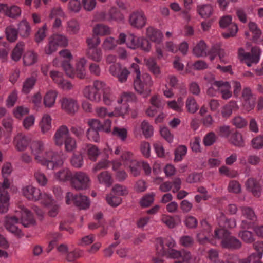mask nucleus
<instances>
[{"label":"nucleus","instance_id":"obj_50","mask_svg":"<svg viewBox=\"0 0 263 263\" xmlns=\"http://www.w3.org/2000/svg\"><path fill=\"white\" fill-rule=\"evenodd\" d=\"M240 210L242 215L245 216L248 219L251 221H255L256 219V216L252 208L242 206L240 208Z\"/></svg>","mask_w":263,"mask_h":263},{"label":"nucleus","instance_id":"obj_24","mask_svg":"<svg viewBox=\"0 0 263 263\" xmlns=\"http://www.w3.org/2000/svg\"><path fill=\"white\" fill-rule=\"evenodd\" d=\"M83 93L84 96L91 101L99 102L101 100V92H96L91 86H86Z\"/></svg>","mask_w":263,"mask_h":263},{"label":"nucleus","instance_id":"obj_32","mask_svg":"<svg viewBox=\"0 0 263 263\" xmlns=\"http://www.w3.org/2000/svg\"><path fill=\"white\" fill-rule=\"evenodd\" d=\"M37 59V54L33 51L27 52L23 56V62L25 65L30 66L34 64Z\"/></svg>","mask_w":263,"mask_h":263},{"label":"nucleus","instance_id":"obj_59","mask_svg":"<svg viewBox=\"0 0 263 263\" xmlns=\"http://www.w3.org/2000/svg\"><path fill=\"white\" fill-rule=\"evenodd\" d=\"M58 46L49 37L48 38V43L44 48V52L46 54L51 55L57 50Z\"/></svg>","mask_w":263,"mask_h":263},{"label":"nucleus","instance_id":"obj_57","mask_svg":"<svg viewBox=\"0 0 263 263\" xmlns=\"http://www.w3.org/2000/svg\"><path fill=\"white\" fill-rule=\"evenodd\" d=\"M121 159L125 166L129 165L133 162L136 161L134 159L133 153L128 151H126L123 153L121 156Z\"/></svg>","mask_w":263,"mask_h":263},{"label":"nucleus","instance_id":"obj_47","mask_svg":"<svg viewBox=\"0 0 263 263\" xmlns=\"http://www.w3.org/2000/svg\"><path fill=\"white\" fill-rule=\"evenodd\" d=\"M140 37H137L133 34H130L127 36V45L131 49H136L140 46L139 40Z\"/></svg>","mask_w":263,"mask_h":263},{"label":"nucleus","instance_id":"obj_2","mask_svg":"<svg viewBox=\"0 0 263 263\" xmlns=\"http://www.w3.org/2000/svg\"><path fill=\"white\" fill-rule=\"evenodd\" d=\"M153 84L151 76L147 73H143L140 77L135 78L134 81L135 90L143 98H147L150 95L151 87Z\"/></svg>","mask_w":263,"mask_h":263},{"label":"nucleus","instance_id":"obj_25","mask_svg":"<svg viewBox=\"0 0 263 263\" xmlns=\"http://www.w3.org/2000/svg\"><path fill=\"white\" fill-rule=\"evenodd\" d=\"M18 33L23 37H27L31 31L30 25L26 20H22L18 24Z\"/></svg>","mask_w":263,"mask_h":263},{"label":"nucleus","instance_id":"obj_15","mask_svg":"<svg viewBox=\"0 0 263 263\" xmlns=\"http://www.w3.org/2000/svg\"><path fill=\"white\" fill-rule=\"evenodd\" d=\"M20 212V220L24 227H28L35 224V220L33 217L32 214L29 210L27 209H23Z\"/></svg>","mask_w":263,"mask_h":263},{"label":"nucleus","instance_id":"obj_60","mask_svg":"<svg viewBox=\"0 0 263 263\" xmlns=\"http://www.w3.org/2000/svg\"><path fill=\"white\" fill-rule=\"evenodd\" d=\"M87 139L90 141L98 142L100 140L99 131L91 129H88L86 132Z\"/></svg>","mask_w":263,"mask_h":263},{"label":"nucleus","instance_id":"obj_28","mask_svg":"<svg viewBox=\"0 0 263 263\" xmlns=\"http://www.w3.org/2000/svg\"><path fill=\"white\" fill-rule=\"evenodd\" d=\"M99 182L104 184L109 187L112 183V179L110 173L108 171H103L97 176Z\"/></svg>","mask_w":263,"mask_h":263},{"label":"nucleus","instance_id":"obj_46","mask_svg":"<svg viewBox=\"0 0 263 263\" xmlns=\"http://www.w3.org/2000/svg\"><path fill=\"white\" fill-rule=\"evenodd\" d=\"M5 33L7 39L9 42H14L17 40L18 33L16 29L12 26H9L6 28Z\"/></svg>","mask_w":263,"mask_h":263},{"label":"nucleus","instance_id":"obj_49","mask_svg":"<svg viewBox=\"0 0 263 263\" xmlns=\"http://www.w3.org/2000/svg\"><path fill=\"white\" fill-rule=\"evenodd\" d=\"M118 44V41L112 37H107L102 44L104 50H110L114 49Z\"/></svg>","mask_w":263,"mask_h":263},{"label":"nucleus","instance_id":"obj_18","mask_svg":"<svg viewBox=\"0 0 263 263\" xmlns=\"http://www.w3.org/2000/svg\"><path fill=\"white\" fill-rule=\"evenodd\" d=\"M84 155L81 152L73 153L70 159L71 165L76 168H81L84 164Z\"/></svg>","mask_w":263,"mask_h":263},{"label":"nucleus","instance_id":"obj_20","mask_svg":"<svg viewBox=\"0 0 263 263\" xmlns=\"http://www.w3.org/2000/svg\"><path fill=\"white\" fill-rule=\"evenodd\" d=\"M73 173L67 168L60 170L54 174L55 178L61 182H71Z\"/></svg>","mask_w":263,"mask_h":263},{"label":"nucleus","instance_id":"obj_1","mask_svg":"<svg viewBox=\"0 0 263 263\" xmlns=\"http://www.w3.org/2000/svg\"><path fill=\"white\" fill-rule=\"evenodd\" d=\"M215 237L221 239L222 248L229 250H237L241 248V242L236 237L231 235V233L225 229L215 231Z\"/></svg>","mask_w":263,"mask_h":263},{"label":"nucleus","instance_id":"obj_29","mask_svg":"<svg viewBox=\"0 0 263 263\" xmlns=\"http://www.w3.org/2000/svg\"><path fill=\"white\" fill-rule=\"evenodd\" d=\"M194 54L197 57H206V45L203 41H200L193 48V50Z\"/></svg>","mask_w":263,"mask_h":263},{"label":"nucleus","instance_id":"obj_13","mask_svg":"<svg viewBox=\"0 0 263 263\" xmlns=\"http://www.w3.org/2000/svg\"><path fill=\"white\" fill-rule=\"evenodd\" d=\"M69 136L70 134L68 127L64 125H61L57 129L54 136L55 144L58 146H62Z\"/></svg>","mask_w":263,"mask_h":263},{"label":"nucleus","instance_id":"obj_5","mask_svg":"<svg viewBox=\"0 0 263 263\" xmlns=\"http://www.w3.org/2000/svg\"><path fill=\"white\" fill-rule=\"evenodd\" d=\"M37 162L43 165H46L49 170H54L62 164L59 156L56 153L52 151L46 152L44 154H41L40 158L36 160Z\"/></svg>","mask_w":263,"mask_h":263},{"label":"nucleus","instance_id":"obj_44","mask_svg":"<svg viewBox=\"0 0 263 263\" xmlns=\"http://www.w3.org/2000/svg\"><path fill=\"white\" fill-rule=\"evenodd\" d=\"M47 25L44 24L42 27L39 28L34 35V41L39 44L41 43L46 36Z\"/></svg>","mask_w":263,"mask_h":263},{"label":"nucleus","instance_id":"obj_23","mask_svg":"<svg viewBox=\"0 0 263 263\" xmlns=\"http://www.w3.org/2000/svg\"><path fill=\"white\" fill-rule=\"evenodd\" d=\"M86 54L89 59L97 62L101 61L102 58V51L97 48H87Z\"/></svg>","mask_w":263,"mask_h":263},{"label":"nucleus","instance_id":"obj_53","mask_svg":"<svg viewBox=\"0 0 263 263\" xmlns=\"http://www.w3.org/2000/svg\"><path fill=\"white\" fill-rule=\"evenodd\" d=\"M110 21L112 20L122 21L124 20V15L116 8H111L109 12Z\"/></svg>","mask_w":263,"mask_h":263},{"label":"nucleus","instance_id":"obj_51","mask_svg":"<svg viewBox=\"0 0 263 263\" xmlns=\"http://www.w3.org/2000/svg\"><path fill=\"white\" fill-rule=\"evenodd\" d=\"M21 14V10L19 7L15 5L9 6L8 13H7V16L15 19L18 17Z\"/></svg>","mask_w":263,"mask_h":263},{"label":"nucleus","instance_id":"obj_45","mask_svg":"<svg viewBox=\"0 0 263 263\" xmlns=\"http://www.w3.org/2000/svg\"><path fill=\"white\" fill-rule=\"evenodd\" d=\"M80 30V25L77 21L71 20L68 22L67 31L71 34H77Z\"/></svg>","mask_w":263,"mask_h":263},{"label":"nucleus","instance_id":"obj_55","mask_svg":"<svg viewBox=\"0 0 263 263\" xmlns=\"http://www.w3.org/2000/svg\"><path fill=\"white\" fill-rule=\"evenodd\" d=\"M186 106L189 112L194 114L198 109V106L195 100L192 97L189 98L186 102Z\"/></svg>","mask_w":263,"mask_h":263},{"label":"nucleus","instance_id":"obj_22","mask_svg":"<svg viewBox=\"0 0 263 263\" xmlns=\"http://www.w3.org/2000/svg\"><path fill=\"white\" fill-rule=\"evenodd\" d=\"M218 223L221 229H225L227 228H232L235 227L236 226L235 219H231L227 218L223 213H220V216L218 218Z\"/></svg>","mask_w":263,"mask_h":263},{"label":"nucleus","instance_id":"obj_6","mask_svg":"<svg viewBox=\"0 0 263 263\" xmlns=\"http://www.w3.org/2000/svg\"><path fill=\"white\" fill-rule=\"evenodd\" d=\"M65 198L67 204H70L72 202L80 210H87L90 206V201L88 197L81 194L73 195L71 192H67Z\"/></svg>","mask_w":263,"mask_h":263},{"label":"nucleus","instance_id":"obj_11","mask_svg":"<svg viewBox=\"0 0 263 263\" xmlns=\"http://www.w3.org/2000/svg\"><path fill=\"white\" fill-rule=\"evenodd\" d=\"M238 54L243 59L257 63L259 60L260 49L258 47H254L252 48L251 52H246L242 48H240L238 50Z\"/></svg>","mask_w":263,"mask_h":263},{"label":"nucleus","instance_id":"obj_3","mask_svg":"<svg viewBox=\"0 0 263 263\" xmlns=\"http://www.w3.org/2000/svg\"><path fill=\"white\" fill-rule=\"evenodd\" d=\"M90 179L88 174L78 171L73 173L70 182L71 187L76 191L86 190L89 187Z\"/></svg>","mask_w":263,"mask_h":263},{"label":"nucleus","instance_id":"obj_52","mask_svg":"<svg viewBox=\"0 0 263 263\" xmlns=\"http://www.w3.org/2000/svg\"><path fill=\"white\" fill-rule=\"evenodd\" d=\"M187 147L184 145L179 146L175 151V161H180L186 154Z\"/></svg>","mask_w":263,"mask_h":263},{"label":"nucleus","instance_id":"obj_38","mask_svg":"<svg viewBox=\"0 0 263 263\" xmlns=\"http://www.w3.org/2000/svg\"><path fill=\"white\" fill-rule=\"evenodd\" d=\"M213 9L210 5H203L198 6V11L203 18H208L212 14Z\"/></svg>","mask_w":263,"mask_h":263},{"label":"nucleus","instance_id":"obj_31","mask_svg":"<svg viewBox=\"0 0 263 263\" xmlns=\"http://www.w3.org/2000/svg\"><path fill=\"white\" fill-rule=\"evenodd\" d=\"M41 131L43 134L48 132L51 128V118L48 115H45L40 123Z\"/></svg>","mask_w":263,"mask_h":263},{"label":"nucleus","instance_id":"obj_40","mask_svg":"<svg viewBox=\"0 0 263 263\" xmlns=\"http://www.w3.org/2000/svg\"><path fill=\"white\" fill-rule=\"evenodd\" d=\"M57 93L54 91L47 92L44 97V104L46 107H51L55 102Z\"/></svg>","mask_w":263,"mask_h":263},{"label":"nucleus","instance_id":"obj_12","mask_svg":"<svg viewBox=\"0 0 263 263\" xmlns=\"http://www.w3.org/2000/svg\"><path fill=\"white\" fill-rule=\"evenodd\" d=\"M62 108L66 112L73 115L78 110L77 100L71 98H64L61 100Z\"/></svg>","mask_w":263,"mask_h":263},{"label":"nucleus","instance_id":"obj_16","mask_svg":"<svg viewBox=\"0 0 263 263\" xmlns=\"http://www.w3.org/2000/svg\"><path fill=\"white\" fill-rule=\"evenodd\" d=\"M146 34L147 38L154 42L159 43L161 41L163 34L158 29L152 26L146 28Z\"/></svg>","mask_w":263,"mask_h":263},{"label":"nucleus","instance_id":"obj_43","mask_svg":"<svg viewBox=\"0 0 263 263\" xmlns=\"http://www.w3.org/2000/svg\"><path fill=\"white\" fill-rule=\"evenodd\" d=\"M112 135L124 141L127 137V130L124 128L115 127L112 131Z\"/></svg>","mask_w":263,"mask_h":263},{"label":"nucleus","instance_id":"obj_41","mask_svg":"<svg viewBox=\"0 0 263 263\" xmlns=\"http://www.w3.org/2000/svg\"><path fill=\"white\" fill-rule=\"evenodd\" d=\"M141 128L143 135L146 138L151 137L153 134V127L149 123L144 120L141 125Z\"/></svg>","mask_w":263,"mask_h":263},{"label":"nucleus","instance_id":"obj_30","mask_svg":"<svg viewBox=\"0 0 263 263\" xmlns=\"http://www.w3.org/2000/svg\"><path fill=\"white\" fill-rule=\"evenodd\" d=\"M146 65L148 70L156 77H158L161 73L160 68L153 58H149L146 61Z\"/></svg>","mask_w":263,"mask_h":263},{"label":"nucleus","instance_id":"obj_36","mask_svg":"<svg viewBox=\"0 0 263 263\" xmlns=\"http://www.w3.org/2000/svg\"><path fill=\"white\" fill-rule=\"evenodd\" d=\"M36 79L34 77L27 78L24 81L22 88V92L25 94L29 93L36 83Z\"/></svg>","mask_w":263,"mask_h":263},{"label":"nucleus","instance_id":"obj_62","mask_svg":"<svg viewBox=\"0 0 263 263\" xmlns=\"http://www.w3.org/2000/svg\"><path fill=\"white\" fill-rule=\"evenodd\" d=\"M217 138L215 134L213 132H211L204 137L203 143L206 146H211L216 142Z\"/></svg>","mask_w":263,"mask_h":263},{"label":"nucleus","instance_id":"obj_10","mask_svg":"<svg viewBox=\"0 0 263 263\" xmlns=\"http://www.w3.org/2000/svg\"><path fill=\"white\" fill-rule=\"evenodd\" d=\"M242 98L243 99V107L245 110L248 112L253 109L256 98L252 93L251 89L249 87H245L242 91Z\"/></svg>","mask_w":263,"mask_h":263},{"label":"nucleus","instance_id":"obj_42","mask_svg":"<svg viewBox=\"0 0 263 263\" xmlns=\"http://www.w3.org/2000/svg\"><path fill=\"white\" fill-rule=\"evenodd\" d=\"M129 105L127 103L125 102L122 105L116 106L114 110L115 116H121L123 117L128 112Z\"/></svg>","mask_w":263,"mask_h":263},{"label":"nucleus","instance_id":"obj_9","mask_svg":"<svg viewBox=\"0 0 263 263\" xmlns=\"http://www.w3.org/2000/svg\"><path fill=\"white\" fill-rule=\"evenodd\" d=\"M128 21L129 24L133 27L137 29H141L145 26L147 18L142 10H137L130 14Z\"/></svg>","mask_w":263,"mask_h":263},{"label":"nucleus","instance_id":"obj_21","mask_svg":"<svg viewBox=\"0 0 263 263\" xmlns=\"http://www.w3.org/2000/svg\"><path fill=\"white\" fill-rule=\"evenodd\" d=\"M14 141L15 142L16 147L19 151L25 150L29 143V139L26 136L22 134L17 135L15 137Z\"/></svg>","mask_w":263,"mask_h":263},{"label":"nucleus","instance_id":"obj_54","mask_svg":"<svg viewBox=\"0 0 263 263\" xmlns=\"http://www.w3.org/2000/svg\"><path fill=\"white\" fill-rule=\"evenodd\" d=\"M252 147L256 150L263 148V136L258 135L253 138L251 141Z\"/></svg>","mask_w":263,"mask_h":263},{"label":"nucleus","instance_id":"obj_17","mask_svg":"<svg viewBox=\"0 0 263 263\" xmlns=\"http://www.w3.org/2000/svg\"><path fill=\"white\" fill-rule=\"evenodd\" d=\"M212 85L216 86L218 89L222 87L226 88L225 90H221L222 98L223 99H228L232 96V92L230 90L231 86L228 82H224L223 81H214L213 83H212Z\"/></svg>","mask_w":263,"mask_h":263},{"label":"nucleus","instance_id":"obj_19","mask_svg":"<svg viewBox=\"0 0 263 263\" xmlns=\"http://www.w3.org/2000/svg\"><path fill=\"white\" fill-rule=\"evenodd\" d=\"M86 152L88 158L92 162L96 161L98 156L101 154L99 148L96 145L92 144H87Z\"/></svg>","mask_w":263,"mask_h":263},{"label":"nucleus","instance_id":"obj_7","mask_svg":"<svg viewBox=\"0 0 263 263\" xmlns=\"http://www.w3.org/2000/svg\"><path fill=\"white\" fill-rule=\"evenodd\" d=\"M219 25L223 28L228 27V31L222 33L226 39L235 36L238 30L237 25L232 23V17L230 15L222 17L219 21Z\"/></svg>","mask_w":263,"mask_h":263},{"label":"nucleus","instance_id":"obj_48","mask_svg":"<svg viewBox=\"0 0 263 263\" xmlns=\"http://www.w3.org/2000/svg\"><path fill=\"white\" fill-rule=\"evenodd\" d=\"M93 33L98 35H105L109 33V28L106 25L98 24L93 29Z\"/></svg>","mask_w":263,"mask_h":263},{"label":"nucleus","instance_id":"obj_64","mask_svg":"<svg viewBox=\"0 0 263 263\" xmlns=\"http://www.w3.org/2000/svg\"><path fill=\"white\" fill-rule=\"evenodd\" d=\"M101 42L100 38L95 34L86 40L88 48H97Z\"/></svg>","mask_w":263,"mask_h":263},{"label":"nucleus","instance_id":"obj_26","mask_svg":"<svg viewBox=\"0 0 263 263\" xmlns=\"http://www.w3.org/2000/svg\"><path fill=\"white\" fill-rule=\"evenodd\" d=\"M30 148L32 154L34 155L35 159L36 160L40 158L44 149V144L41 141H33L31 143Z\"/></svg>","mask_w":263,"mask_h":263},{"label":"nucleus","instance_id":"obj_14","mask_svg":"<svg viewBox=\"0 0 263 263\" xmlns=\"http://www.w3.org/2000/svg\"><path fill=\"white\" fill-rule=\"evenodd\" d=\"M247 189L252 194L257 197H259L261 194V187L259 183L254 178H249L246 182Z\"/></svg>","mask_w":263,"mask_h":263},{"label":"nucleus","instance_id":"obj_8","mask_svg":"<svg viewBox=\"0 0 263 263\" xmlns=\"http://www.w3.org/2000/svg\"><path fill=\"white\" fill-rule=\"evenodd\" d=\"M109 71L114 77L117 78L120 83H125L130 73L126 67H123L120 63L114 64L110 66Z\"/></svg>","mask_w":263,"mask_h":263},{"label":"nucleus","instance_id":"obj_37","mask_svg":"<svg viewBox=\"0 0 263 263\" xmlns=\"http://www.w3.org/2000/svg\"><path fill=\"white\" fill-rule=\"evenodd\" d=\"M58 46L66 47L68 45L67 38L63 35L55 34L50 36Z\"/></svg>","mask_w":263,"mask_h":263},{"label":"nucleus","instance_id":"obj_39","mask_svg":"<svg viewBox=\"0 0 263 263\" xmlns=\"http://www.w3.org/2000/svg\"><path fill=\"white\" fill-rule=\"evenodd\" d=\"M65 151L67 152H71L77 148L76 140L70 136L67 137L64 142Z\"/></svg>","mask_w":263,"mask_h":263},{"label":"nucleus","instance_id":"obj_27","mask_svg":"<svg viewBox=\"0 0 263 263\" xmlns=\"http://www.w3.org/2000/svg\"><path fill=\"white\" fill-rule=\"evenodd\" d=\"M87 60L83 58H81L77 64L76 72L75 74L80 79H84L86 75V72L85 66L86 64Z\"/></svg>","mask_w":263,"mask_h":263},{"label":"nucleus","instance_id":"obj_58","mask_svg":"<svg viewBox=\"0 0 263 263\" xmlns=\"http://www.w3.org/2000/svg\"><path fill=\"white\" fill-rule=\"evenodd\" d=\"M62 67L65 70L66 74L70 77L73 78L75 75V72H74V69L70 64L69 61L64 60L62 62Z\"/></svg>","mask_w":263,"mask_h":263},{"label":"nucleus","instance_id":"obj_35","mask_svg":"<svg viewBox=\"0 0 263 263\" xmlns=\"http://www.w3.org/2000/svg\"><path fill=\"white\" fill-rule=\"evenodd\" d=\"M235 108H237V105L236 102L231 101L229 104L224 106L221 110V115L224 118L230 117L232 114L233 110Z\"/></svg>","mask_w":263,"mask_h":263},{"label":"nucleus","instance_id":"obj_63","mask_svg":"<svg viewBox=\"0 0 263 263\" xmlns=\"http://www.w3.org/2000/svg\"><path fill=\"white\" fill-rule=\"evenodd\" d=\"M232 123L237 128H242L247 126V121L243 117L237 116L234 117L232 120Z\"/></svg>","mask_w":263,"mask_h":263},{"label":"nucleus","instance_id":"obj_56","mask_svg":"<svg viewBox=\"0 0 263 263\" xmlns=\"http://www.w3.org/2000/svg\"><path fill=\"white\" fill-rule=\"evenodd\" d=\"M156 252L157 254L159 256H167L168 250L164 249V242L162 238H159L157 240L156 245Z\"/></svg>","mask_w":263,"mask_h":263},{"label":"nucleus","instance_id":"obj_61","mask_svg":"<svg viewBox=\"0 0 263 263\" xmlns=\"http://www.w3.org/2000/svg\"><path fill=\"white\" fill-rule=\"evenodd\" d=\"M179 242L181 246L186 248H190L193 246L194 240L192 237L185 235L180 238Z\"/></svg>","mask_w":263,"mask_h":263},{"label":"nucleus","instance_id":"obj_34","mask_svg":"<svg viewBox=\"0 0 263 263\" xmlns=\"http://www.w3.org/2000/svg\"><path fill=\"white\" fill-rule=\"evenodd\" d=\"M230 142L235 146L242 147L245 146L242 135L236 132L232 134L230 139Z\"/></svg>","mask_w":263,"mask_h":263},{"label":"nucleus","instance_id":"obj_4","mask_svg":"<svg viewBox=\"0 0 263 263\" xmlns=\"http://www.w3.org/2000/svg\"><path fill=\"white\" fill-rule=\"evenodd\" d=\"M23 194L27 199L32 201L43 199L44 204L51 202V197L47 194H42L41 191L32 185H27L23 189Z\"/></svg>","mask_w":263,"mask_h":263},{"label":"nucleus","instance_id":"obj_33","mask_svg":"<svg viewBox=\"0 0 263 263\" xmlns=\"http://www.w3.org/2000/svg\"><path fill=\"white\" fill-rule=\"evenodd\" d=\"M24 43L22 42H18L13 49L11 58L15 61H18L21 59L24 51Z\"/></svg>","mask_w":263,"mask_h":263}]
</instances>
